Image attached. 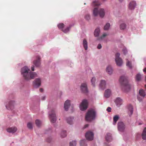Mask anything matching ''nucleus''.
<instances>
[{"mask_svg": "<svg viewBox=\"0 0 146 146\" xmlns=\"http://www.w3.org/2000/svg\"><path fill=\"white\" fill-rule=\"evenodd\" d=\"M21 72L25 79L27 80L33 79L37 76L36 73L31 72L26 66L22 68Z\"/></svg>", "mask_w": 146, "mask_h": 146, "instance_id": "nucleus-1", "label": "nucleus"}, {"mask_svg": "<svg viewBox=\"0 0 146 146\" xmlns=\"http://www.w3.org/2000/svg\"><path fill=\"white\" fill-rule=\"evenodd\" d=\"M119 81L121 85V89L123 92H127L130 90L131 85L127 83V78L125 76H121Z\"/></svg>", "mask_w": 146, "mask_h": 146, "instance_id": "nucleus-2", "label": "nucleus"}, {"mask_svg": "<svg viewBox=\"0 0 146 146\" xmlns=\"http://www.w3.org/2000/svg\"><path fill=\"white\" fill-rule=\"evenodd\" d=\"M96 115V113L94 110H88L85 116V119L88 121H91L95 119Z\"/></svg>", "mask_w": 146, "mask_h": 146, "instance_id": "nucleus-3", "label": "nucleus"}, {"mask_svg": "<svg viewBox=\"0 0 146 146\" xmlns=\"http://www.w3.org/2000/svg\"><path fill=\"white\" fill-rule=\"evenodd\" d=\"M93 14L94 16H97L99 14L101 17H103L105 15V13L104 9H100L98 10L97 8H95L93 10Z\"/></svg>", "mask_w": 146, "mask_h": 146, "instance_id": "nucleus-4", "label": "nucleus"}, {"mask_svg": "<svg viewBox=\"0 0 146 146\" xmlns=\"http://www.w3.org/2000/svg\"><path fill=\"white\" fill-rule=\"evenodd\" d=\"M88 103L86 100H83L79 106V108L81 111H84L87 109L88 107Z\"/></svg>", "mask_w": 146, "mask_h": 146, "instance_id": "nucleus-5", "label": "nucleus"}, {"mask_svg": "<svg viewBox=\"0 0 146 146\" xmlns=\"http://www.w3.org/2000/svg\"><path fill=\"white\" fill-rule=\"evenodd\" d=\"M120 54L117 53L115 55V59L116 64L119 66H121L123 63V62L121 59L119 57Z\"/></svg>", "mask_w": 146, "mask_h": 146, "instance_id": "nucleus-6", "label": "nucleus"}, {"mask_svg": "<svg viewBox=\"0 0 146 146\" xmlns=\"http://www.w3.org/2000/svg\"><path fill=\"white\" fill-rule=\"evenodd\" d=\"M94 134L92 132H87L85 134V137L87 140L91 141L93 139Z\"/></svg>", "mask_w": 146, "mask_h": 146, "instance_id": "nucleus-7", "label": "nucleus"}, {"mask_svg": "<svg viewBox=\"0 0 146 146\" xmlns=\"http://www.w3.org/2000/svg\"><path fill=\"white\" fill-rule=\"evenodd\" d=\"M145 96V94L144 91L142 89L140 90L139 92V95L137 96L138 100L139 101H141Z\"/></svg>", "mask_w": 146, "mask_h": 146, "instance_id": "nucleus-8", "label": "nucleus"}, {"mask_svg": "<svg viewBox=\"0 0 146 146\" xmlns=\"http://www.w3.org/2000/svg\"><path fill=\"white\" fill-rule=\"evenodd\" d=\"M118 129L120 131H123L125 129V126L123 123L121 121L118 123Z\"/></svg>", "mask_w": 146, "mask_h": 146, "instance_id": "nucleus-9", "label": "nucleus"}, {"mask_svg": "<svg viewBox=\"0 0 146 146\" xmlns=\"http://www.w3.org/2000/svg\"><path fill=\"white\" fill-rule=\"evenodd\" d=\"M49 115L51 122L53 123L55 122L56 119L55 114L53 111H51V113H49Z\"/></svg>", "mask_w": 146, "mask_h": 146, "instance_id": "nucleus-10", "label": "nucleus"}, {"mask_svg": "<svg viewBox=\"0 0 146 146\" xmlns=\"http://www.w3.org/2000/svg\"><path fill=\"white\" fill-rule=\"evenodd\" d=\"M81 90L83 92L87 93L88 91L87 88L86 84L85 83L82 84L80 86Z\"/></svg>", "mask_w": 146, "mask_h": 146, "instance_id": "nucleus-11", "label": "nucleus"}, {"mask_svg": "<svg viewBox=\"0 0 146 146\" xmlns=\"http://www.w3.org/2000/svg\"><path fill=\"white\" fill-rule=\"evenodd\" d=\"M58 28L60 29H61L62 31L64 33H67L69 30V28L67 27L66 29H63L64 27V25L63 23H60L58 25Z\"/></svg>", "mask_w": 146, "mask_h": 146, "instance_id": "nucleus-12", "label": "nucleus"}, {"mask_svg": "<svg viewBox=\"0 0 146 146\" xmlns=\"http://www.w3.org/2000/svg\"><path fill=\"white\" fill-rule=\"evenodd\" d=\"M136 5L135 1H133L131 2L129 5V8L131 10H133L135 8Z\"/></svg>", "mask_w": 146, "mask_h": 146, "instance_id": "nucleus-13", "label": "nucleus"}, {"mask_svg": "<svg viewBox=\"0 0 146 146\" xmlns=\"http://www.w3.org/2000/svg\"><path fill=\"white\" fill-rule=\"evenodd\" d=\"M14 101H11L8 103L6 105V108L8 110L13 109L14 107Z\"/></svg>", "mask_w": 146, "mask_h": 146, "instance_id": "nucleus-14", "label": "nucleus"}, {"mask_svg": "<svg viewBox=\"0 0 146 146\" xmlns=\"http://www.w3.org/2000/svg\"><path fill=\"white\" fill-rule=\"evenodd\" d=\"M41 82V80L40 78L36 79L33 82L35 87L36 88L39 87L40 85Z\"/></svg>", "mask_w": 146, "mask_h": 146, "instance_id": "nucleus-15", "label": "nucleus"}, {"mask_svg": "<svg viewBox=\"0 0 146 146\" xmlns=\"http://www.w3.org/2000/svg\"><path fill=\"white\" fill-rule=\"evenodd\" d=\"M17 130V128L15 127H12L7 129V131L11 133H13L15 132Z\"/></svg>", "mask_w": 146, "mask_h": 146, "instance_id": "nucleus-16", "label": "nucleus"}, {"mask_svg": "<svg viewBox=\"0 0 146 146\" xmlns=\"http://www.w3.org/2000/svg\"><path fill=\"white\" fill-rule=\"evenodd\" d=\"M70 106V100H67L64 103V108L65 110L67 111Z\"/></svg>", "mask_w": 146, "mask_h": 146, "instance_id": "nucleus-17", "label": "nucleus"}, {"mask_svg": "<svg viewBox=\"0 0 146 146\" xmlns=\"http://www.w3.org/2000/svg\"><path fill=\"white\" fill-rule=\"evenodd\" d=\"M122 100L119 98H117L115 101L116 105L119 106L122 104Z\"/></svg>", "mask_w": 146, "mask_h": 146, "instance_id": "nucleus-18", "label": "nucleus"}, {"mask_svg": "<svg viewBox=\"0 0 146 146\" xmlns=\"http://www.w3.org/2000/svg\"><path fill=\"white\" fill-rule=\"evenodd\" d=\"M106 72L109 74L111 75L113 72V70L111 67L110 66H107L106 69Z\"/></svg>", "mask_w": 146, "mask_h": 146, "instance_id": "nucleus-19", "label": "nucleus"}, {"mask_svg": "<svg viewBox=\"0 0 146 146\" xmlns=\"http://www.w3.org/2000/svg\"><path fill=\"white\" fill-rule=\"evenodd\" d=\"M106 83L105 80H101L99 86L100 88L102 89H104L106 88Z\"/></svg>", "mask_w": 146, "mask_h": 146, "instance_id": "nucleus-20", "label": "nucleus"}, {"mask_svg": "<svg viewBox=\"0 0 146 146\" xmlns=\"http://www.w3.org/2000/svg\"><path fill=\"white\" fill-rule=\"evenodd\" d=\"M111 94V91L109 89L106 90L105 92L104 96L105 98H109Z\"/></svg>", "mask_w": 146, "mask_h": 146, "instance_id": "nucleus-21", "label": "nucleus"}, {"mask_svg": "<svg viewBox=\"0 0 146 146\" xmlns=\"http://www.w3.org/2000/svg\"><path fill=\"white\" fill-rule=\"evenodd\" d=\"M73 117H69L67 119L66 121L68 123L71 125L73 123Z\"/></svg>", "mask_w": 146, "mask_h": 146, "instance_id": "nucleus-22", "label": "nucleus"}, {"mask_svg": "<svg viewBox=\"0 0 146 146\" xmlns=\"http://www.w3.org/2000/svg\"><path fill=\"white\" fill-rule=\"evenodd\" d=\"M100 33V29L98 28L95 30L94 32V35L95 37H98Z\"/></svg>", "mask_w": 146, "mask_h": 146, "instance_id": "nucleus-23", "label": "nucleus"}, {"mask_svg": "<svg viewBox=\"0 0 146 146\" xmlns=\"http://www.w3.org/2000/svg\"><path fill=\"white\" fill-rule=\"evenodd\" d=\"M106 140L108 141H110L112 140L111 135L110 133H108L107 134L106 136Z\"/></svg>", "mask_w": 146, "mask_h": 146, "instance_id": "nucleus-24", "label": "nucleus"}, {"mask_svg": "<svg viewBox=\"0 0 146 146\" xmlns=\"http://www.w3.org/2000/svg\"><path fill=\"white\" fill-rule=\"evenodd\" d=\"M34 64L36 66H38L40 64L39 57H38L37 58V60L34 62Z\"/></svg>", "mask_w": 146, "mask_h": 146, "instance_id": "nucleus-25", "label": "nucleus"}, {"mask_svg": "<svg viewBox=\"0 0 146 146\" xmlns=\"http://www.w3.org/2000/svg\"><path fill=\"white\" fill-rule=\"evenodd\" d=\"M142 138L144 140H146V127L145 128L142 134Z\"/></svg>", "mask_w": 146, "mask_h": 146, "instance_id": "nucleus-26", "label": "nucleus"}, {"mask_svg": "<svg viewBox=\"0 0 146 146\" xmlns=\"http://www.w3.org/2000/svg\"><path fill=\"white\" fill-rule=\"evenodd\" d=\"M119 116L118 115H116L114 116L113 118V124L115 125V124L117 121L118 120L119 118Z\"/></svg>", "mask_w": 146, "mask_h": 146, "instance_id": "nucleus-27", "label": "nucleus"}, {"mask_svg": "<svg viewBox=\"0 0 146 146\" xmlns=\"http://www.w3.org/2000/svg\"><path fill=\"white\" fill-rule=\"evenodd\" d=\"M83 45L85 50H87L88 49V44L86 40L84 39L83 40Z\"/></svg>", "mask_w": 146, "mask_h": 146, "instance_id": "nucleus-28", "label": "nucleus"}, {"mask_svg": "<svg viewBox=\"0 0 146 146\" xmlns=\"http://www.w3.org/2000/svg\"><path fill=\"white\" fill-rule=\"evenodd\" d=\"M27 127L29 129H32L33 128V123L32 122H29L27 123Z\"/></svg>", "mask_w": 146, "mask_h": 146, "instance_id": "nucleus-29", "label": "nucleus"}, {"mask_svg": "<svg viewBox=\"0 0 146 146\" xmlns=\"http://www.w3.org/2000/svg\"><path fill=\"white\" fill-rule=\"evenodd\" d=\"M126 27L125 24L123 23H122L120 25V28L121 29L123 30L126 28Z\"/></svg>", "mask_w": 146, "mask_h": 146, "instance_id": "nucleus-30", "label": "nucleus"}, {"mask_svg": "<svg viewBox=\"0 0 146 146\" xmlns=\"http://www.w3.org/2000/svg\"><path fill=\"white\" fill-rule=\"evenodd\" d=\"M110 25L109 23H107L104 27V30H108L110 27Z\"/></svg>", "mask_w": 146, "mask_h": 146, "instance_id": "nucleus-31", "label": "nucleus"}, {"mask_svg": "<svg viewBox=\"0 0 146 146\" xmlns=\"http://www.w3.org/2000/svg\"><path fill=\"white\" fill-rule=\"evenodd\" d=\"M35 123L37 126L39 127L41 124V122L38 119H37L35 121Z\"/></svg>", "mask_w": 146, "mask_h": 146, "instance_id": "nucleus-32", "label": "nucleus"}, {"mask_svg": "<svg viewBox=\"0 0 146 146\" xmlns=\"http://www.w3.org/2000/svg\"><path fill=\"white\" fill-rule=\"evenodd\" d=\"M141 75H140V74L138 73L137 75L136 76V79L137 81H139L141 80Z\"/></svg>", "mask_w": 146, "mask_h": 146, "instance_id": "nucleus-33", "label": "nucleus"}, {"mask_svg": "<svg viewBox=\"0 0 146 146\" xmlns=\"http://www.w3.org/2000/svg\"><path fill=\"white\" fill-rule=\"evenodd\" d=\"M95 81L96 79L94 77L92 78L91 80V82L92 83V85L94 87H95Z\"/></svg>", "mask_w": 146, "mask_h": 146, "instance_id": "nucleus-34", "label": "nucleus"}, {"mask_svg": "<svg viewBox=\"0 0 146 146\" xmlns=\"http://www.w3.org/2000/svg\"><path fill=\"white\" fill-rule=\"evenodd\" d=\"M129 110L131 113V115H132L133 112V108L132 106H130L129 108Z\"/></svg>", "mask_w": 146, "mask_h": 146, "instance_id": "nucleus-35", "label": "nucleus"}, {"mask_svg": "<svg viewBox=\"0 0 146 146\" xmlns=\"http://www.w3.org/2000/svg\"><path fill=\"white\" fill-rule=\"evenodd\" d=\"M70 146H76V142L75 141H72L70 143Z\"/></svg>", "mask_w": 146, "mask_h": 146, "instance_id": "nucleus-36", "label": "nucleus"}, {"mask_svg": "<svg viewBox=\"0 0 146 146\" xmlns=\"http://www.w3.org/2000/svg\"><path fill=\"white\" fill-rule=\"evenodd\" d=\"M126 65L130 68H132L131 64L129 61H127Z\"/></svg>", "mask_w": 146, "mask_h": 146, "instance_id": "nucleus-37", "label": "nucleus"}, {"mask_svg": "<svg viewBox=\"0 0 146 146\" xmlns=\"http://www.w3.org/2000/svg\"><path fill=\"white\" fill-rule=\"evenodd\" d=\"M61 135L63 137H65L66 135V132L65 131H62L61 133Z\"/></svg>", "mask_w": 146, "mask_h": 146, "instance_id": "nucleus-38", "label": "nucleus"}, {"mask_svg": "<svg viewBox=\"0 0 146 146\" xmlns=\"http://www.w3.org/2000/svg\"><path fill=\"white\" fill-rule=\"evenodd\" d=\"M85 141L84 140H82L80 142V145L81 146H84L85 144Z\"/></svg>", "mask_w": 146, "mask_h": 146, "instance_id": "nucleus-39", "label": "nucleus"}, {"mask_svg": "<svg viewBox=\"0 0 146 146\" xmlns=\"http://www.w3.org/2000/svg\"><path fill=\"white\" fill-rule=\"evenodd\" d=\"M93 5L95 6H98L100 5V4L98 3V2L97 1H93Z\"/></svg>", "mask_w": 146, "mask_h": 146, "instance_id": "nucleus-40", "label": "nucleus"}, {"mask_svg": "<svg viewBox=\"0 0 146 146\" xmlns=\"http://www.w3.org/2000/svg\"><path fill=\"white\" fill-rule=\"evenodd\" d=\"M85 18L87 20H89L90 18V15L88 14L86 15L85 17Z\"/></svg>", "mask_w": 146, "mask_h": 146, "instance_id": "nucleus-41", "label": "nucleus"}, {"mask_svg": "<svg viewBox=\"0 0 146 146\" xmlns=\"http://www.w3.org/2000/svg\"><path fill=\"white\" fill-rule=\"evenodd\" d=\"M107 35L106 33H104L102 36L100 38V39H102L103 38L106 36Z\"/></svg>", "mask_w": 146, "mask_h": 146, "instance_id": "nucleus-42", "label": "nucleus"}, {"mask_svg": "<svg viewBox=\"0 0 146 146\" xmlns=\"http://www.w3.org/2000/svg\"><path fill=\"white\" fill-rule=\"evenodd\" d=\"M123 52L124 54H125L127 52V50L126 48H124L123 50Z\"/></svg>", "mask_w": 146, "mask_h": 146, "instance_id": "nucleus-43", "label": "nucleus"}, {"mask_svg": "<svg viewBox=\"0 0 146 146\" xmlns=\"http://www.w3.org/2000/svg\"><path fill=\"white\" fill-rule=\"evenodd\" d=\"M111 108L110 107H108L107 109V111L108 112H111Z\"/></svg>", "mask_w": 146, "mask_h": 146, "instance_id": "nucleus-44", "label": "nucleus"}, {"mask_svg": "<svg viewBox=\"0 0 146 146\" xmlns=\"http://www.w3.org/2000/svg\"><path fill=\"white\" fill-rule=\"evenodd\" d=\"M102 46L101 44H99L97 46V48L98 49H100L102 48Z\"/></svg>", "mask_w": 146, "mask_h": 146, "instance_id": "nucleus-45", "label": "nucleus"}, {"mask_svg": "<svg viewBox=\"0 0 146 146\" xmlns=\"http://www.w3.org/2000/svg\"><path fill=\"white\" fill-rule=\"evenodd\" d=\"M88 126V125L87 124L84 127V128H85L87 127Z\"/></svg>", "mask_w": 146, "mask_h": 146, "instance_id": "nucleus-46", "label": "nucleus"}, {"mask_svg": "<svg viewBox=\"0 0 146 146\" xmlns=\"http://www.w3.org/2000/svg\"><path fill=\"white\" fill-rule=\"evenodd\" d=\"M31 69L33 71L34 70V66H33L31 67Z\"/></svg>", "mask_w": 146, "mask_h": 146, "instance_id": "nucleus-47", "label": "nucleus"}, {"mask_svg": "<svg viewBox=\"0 0 146 146\" xmlns=\"http://www.w3.org/2000/svg\"><path fill=\"white\" fill-rule=\"evenodd\" d=\"M143 71L144 72H146V68H145L143 70Z\"/></svg>", "mask_w": 146, "mask_h": 146, "instance_id": "nucleus-48", "label": "nucleus"}, {"mask_svg": "<svg viewBox=\"0 0 146 146\" xmlns=\"http://www.w3.org/2000/svg\"><path fill=\"white\" fill-rule=\"evenodd\" d=\"M45 98V96H44L42 98V100H44Z\"/></svg>", "mask_w": 146, "mask_h": 146, "instance_id": "nucleus-49", "label": "nucleus"}, {"mask_svg": "<svg viewBox=\"0 0 146 146\" xmlns=\"http://www.w3.org/2000/svg\"><path fill=\"white\" fill-rule=\"evenodd\" d=\"M40 91L41 92H42L43 90L42 89H40Z\"/></svg>", "mask_w": 146, "mask_h": 146, "instance_id": "nucleus-50", "label": "nucleus"}, {"mask_svg": "<svg viewBox=\"0 0 146 146\" xmlns=\"http://www.w3.org/2000/svg\"><path fill=\"white\" fill-rule=\"evenodd\" d=\"M141 124H142V123H139V125H141Z\"/></svg>", "mask_w": 146, "mask_h": 146, "instance_id": "nucleus-51", "label": "nucleus"}, {"mask_svg": "<svg viewBox=\"0 0 146 146\" xmlns=\"http://www.w3.org/2000/svg\"><path fill=\"white\" fill-rule=\"evenodd\" d=\"M123 0H119V1L120 2L122 1Z\"/></svg>", "mask_w": 146, "mask_h": 146, "instance_id": "nucleus-52", "label": "nucleus"}, {"mask_svg": "<svg viewBox=\"0 0 146 146\" xmlns=\"http://www.w3.org/2000/svg\"><path fill=\"white\" fill-rule=\"evenodd\" d=\"M145 81H146V77H145Z\"/></svg>", "mask_w": 146, "mask_h": 146, "instance_id": "nucleus-53", "label": "nucleus"}]
</instances>
